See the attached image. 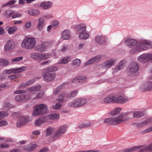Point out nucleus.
<instances>
[{"instance_id":"f257e3e1","label":"nucleus","mask_w":152,"mask_h":152,"mask_svg":"<svg viewBox=\"0 0 152 152\" xmlns=\"http://www.w3.org/2000/svg\"><path fill=\"white\" fill-rule=\"evenodd\" d=\"M132 114L131 112L122 113L119 115L105 119L104 123L116 125L121 124L128 121L132 117Z\"/></svg>"},{"instance_id":"f03ea898","label":"nucleus","mask_w":152,"mask_h":152,"mask_svg":"<svg viewBox=\"0 0 152 152\" xmlns=\"http://www.w3.org/2000/svg\"><path fill=\"white\" fill-rule=\"evenodd\" d=\"M128 100V98L124 97V94L117 95L110 94L104 99L103 102L109 103L112 102L123 104L127 102Z\"/></svg>"},{"instance_id":"7ed1b4c3","label":"nucleus","mask_w":152,"mask_h":152,"mask_svg":"<svg viewBox=\"0 0 152 152\" xmlns=\"http://www.w3.org/2000/svg\"><path fill=\"white\" fill-rule=\"evenodd\" d=\"M151 48L152 44L151 42L147 40H143L141 42L138 46L132 49L130 52L132 53H134L146 50Z\"/></svg>"},{"instance_id":"20e7f679","label":"nucleus","mask_w":152,"mask_h":152,"mask_svg":"<svg viewBox=\"0 0 152 152\" xmlns=\"http://www.w3.org/2000/svg\"><path fill=\"white\" fill-rule=\"evenodd\" d=\"M41 88L40 85L36 86L27 88V91L29 92L30 94V99H37L39 98H42L44 95V92L43 91H41L36 94H35L36 93V91H39Z\"/></svg>"},{"instance_id":"39448f33","label":"nucleus","mask_w":152,"mask_h":152,"mask_svg":"<svg viewBox=\"0 0 152 152\" xmlns=\"http://www.w3.org/2000/svg\"><path fill=\"white\" fill-rule=\"evenodd\" d=\"M36 43V40L34 37L25 38L22 42L21 46L24 48L30 50L34 47Z\"/></svg>"},{"instance_id":"423d86ee","label":"nucleus","mask_w":152,"mask_h":152,"mask_svg":"<svg viewBox=\"0 0 152 152\" xmlns=\"http://www.w3.org/2000/svg\"><path fill=\"white\" fill-rule=\"evenodd\" d=\"M77 94V91H74L70 93L66 94L65 92H63L60 94L57 99L58 101L62 103H64L67 100V99L75 96Z\"/></svg>"},{"instance_id":"0eeeda50","label":"nucleus","mask_w":152,"mask_h":152,"mask_svg":"<svg viewBox=\"0 0 152 152\" xmlns=\"http://www.w3.org/2000/svg\"><path fill=\"white\" fill-rule=\"evenodd\" d=\"M54 43L52 41L44 42L41 44L37 45L35 48V50L40 52H45Z\"/></svg>"},{"instance_id":"6e6552de","label":"nucleus","mask_w":152,"mask_h":152,"mask_svg":"<svg viewBox=\"0 0 152 152\" xmlns=\"http://www.w3.org/2000/svg\"><path fill=\"white\" fill-rule=\"evenodd\" d=\"M48 108V106L45 104H42L37 105L34 108L33 114L34 115H37L45 113Z\"/></svg>"},{"instance_id":"1a4fd4ad","label":"nucleus","mask_w":152,"mask_h":152,"mask_svg":"<svg viewBox=\"0 0 152 152\" xmlns=\"http://www.w3.org/2000/svg\"><path fill=\"white\" fill-rule=\"evenodd\" d=\"M66 128V125H63L58 128L56 131L51 136L52 141L53 142L59 139L65 132Z\"/></svg>"},{"instance_id":"9d476101","label":"nucleus","mask_w":152,"mask_h":152,"mask_svg":"<svg viewBox=\"0 0 152 152\" xmlns=\"http://www.w3.org/2000/svg\"><path fill=\"white\" fill-rule=\"evenodd\" d=\"M43 79L45 81L48 82L54 80L56 77V74L55 72H52L46 71L42 74Z\"/></svg>"},{"instance_id":"9b49d317","label":"nucleus","mask_w":152,"mask_h":152,"mask_svg":"<svg viewBox=\"0 0 152 152\" xmlns=\"http://www.w3.org/2000/svg\"><path fill=\"white\" fill-rule=\"evenodd\" d=\"M26 69V66H22L18 68H12L9 69H5L3 71L4 74H10L14 73L15 74L21 72L25 70Z\"/></svg>"},{"instance_id":"f8f14e48","label":"nucleus","mask_w":152,"mask_h":152,"mask_svg":"<svg viewBox=\"0 0 152 152\" xmlns=\"http://www.w3.org/2000/svg\"><path fill=\"white\" fill-rule=\"evenodd\" d=\"M31 120V118L28 116H22L19 118L17 123V126L18 127L25 125L27 122Z\"/></svg>"},{"instance_id":"ddd939ff","label":"nucleus","mask_w":152,"mask_h":152,"mask_svg":"<svg viewBox=\"0 0 152 152\" xmlns=\"http://www.w3.org/2000/svg\"><path fill=\"white\" fill-rule=\"evenodd\" d=\"M30 99V95L28 94L18 95L15 97V100L18 102H26Z\"/></svg>"},{"instance_id":"4468645a","label":"nucleus","mask_w":152,"mask_h":152,"mask_svg":"<svg viewBox=\"0 0 152 152\" xmlns=\"http://www.w3.org/2000/svg\"><path fill=\"white\" fill-rule=\"evenodd\" d=\"M137 60L140 61L144 62L150 61L152 63V54L149 53L142 54L138 57Z\"/></svg>"},{"instance_id":"2eb2a0df","label":"nucleus","mask_w":152,"mask_h":152,"mask_svg":"<svg viewBox=\"0 0 152 152\" xmlns=\"http://www.w3.org/2000/svg\"><path fill=\"white\" fill-rule=\"evenodd\" d=\"M139 67L137 63H134L130 65L129 67L130 72L133 75H136L139 70Z\"/></svg>"},{"instance_id":"dca6fc26","label":"nucleus","mask_w":152,"mask_h":152,"mask_svg":"<svg viewBox=\"0 0 152 152\" xmlns=\"http://www.w3.org/2000/svg\"><path fill=\"white\" fill-rule=\"evenodd\" d=\"M15 43L12 40H8L4 47V50L6 51L10 50L14 48Z\"/></svg>"},{"instance_id":"f3484780","label":"nucleus","mask_w":152,"mask_h":152,"mask_svg":"<svg viewBox=\"0 0 152 152\" xmlns=\"http://www.w3.org/2000/svg\"><path fill=\"white\" fill-rule=\"evenodd\" d=\"M142 88L143 91H152V81H148L146 83L142 86Z\"/></svg>"},{"instance_id":"a211bd4d","label":"nucleus","mask_w":152,"mask_h":152,"mask_svg":"<svg viewBox=\"0 0 152 152\" xmlns=\"http://www.w3.org/2000/svg\"><path fill=\"white\" fill-rule=\"evenodd\" d=\"M96 41L99 44H104L106 42L105 36L103 35H97L95 38Z\"/></svg>"},{"instance_id":"6ab92c4d","label":"nucleus","mask_w":152,"mask_h":152,"mask_svg":"<svg viewBox=\"0 0 152 152\" xmlns=\"http://www.w3.org/2000/svg\"><path fill=\"white\" fill-rule=\"evenodd\" d=\"M46 122H47V117H45V116H42L36 120L35 124L36 126H40L41 124Z\"/></svg>"},{"instance_id":"aec40b11","label":"nucleus","mask_w":152,"mask_h":152,"mask_svg":"<svg viewBox=\"0 0 152 152\" xmlns=\"http://www.w3.org/2000/svg\"><path fill=\"white\" fill-rule=\"evenodd\" d=\"M115 61V60L113 59H111L109 61H106L102 64V66L107 68H109L114 65Z\"/></svg>"},{"instance_id":"412c9836","label":"nucleus","mask_w":152,"mask_h":152,"mask_svg":"<svg viewBox=\"0 0 152 152\" xmlns=\"http://www.w3.org/2000/svg\"><path fill=\"white\" fill-rule=\"evenodd\" d=\"M61 38L63 39L67 40L71 38V33L69 30H66L62 33Z\"/></svg>"},{"instance_id":"4be33fe9","label":"nucleus","mask_w":152,"mask_h":152,"mask_svg":"<svg viewBox=\"0 0 152 152\" xmlns=\"http://www.w3.org/2000/svg\"><path fill=\"white\" fill-rule=\"evenodd\" d=\"M52 5V2L50 1L43 2L40 5V7L44 9L47 10L50 8Z\"/></svg>"},{"instance_id":"5701e85b","label":"nucleus","mask_w":152,"mask_h":152,"mask_svg":"<svg viewBox=\"0 0 152 152\" xmlns=\"http://www.w3.org/2000/svg\"><path fill=\"white\" fill-rule=\"evenodd\" d=\"M136 151H138V152H149V150L148 145L145 146H140L135 147Z\"/></svg>"},{"instance_id":"b1692460","label":"nucleus","mask_w":152,"mask_h":152,"mask_svg":"<svg viewBox=\"0 0 152 152\" xmlns=\"http://www.w3.org/2000/svg\"><path fill=\"white\" fill-rule=\"evenodd\" d=\"M126 45L129 48H131L132 46L135 45L137 43L136 40L131 39H129L125 40Z\"/></svg>"},{"instance_id":"393cba45","label":"nucleus","mask_w":152,"mask_h":152,"mask_svg":"<svg viewBox=\"0 0 152 152\" xmlns=\"http://www.w3.org/2000/svg\"><path fill=\"white\" fill-rule=\"evenodd\" d=\"M101 58V56L100 55H97L93 58L91 59H90L87 62L85 63V65H89L93 62H97L100 60Z\"/></svg>"},{"instance_id":"a878e982","label":"nucleus","mask_w":152,"mask_h":152,"mask_svg":"<svg viewBox=\"0 0 152 152\" xmlns=\"http://www.w3.org/2000/svg\"><path fill=\"white\" fill-rule=\"evenodd\" d=\"M77 31L81 35L83 32L86 30V25L84 24H81L77 26Z\"/></svg>"},{"instance_id":"bb28decb","label":"nucleus","mask_w":152,"mask_h":152,"mask_svg":"<svg viewBox=\"0 0 152 152\" xmlns=\"http://www.w3.org/2000/svg\"><path fill=\"white\" fill-rule=\"evenodd\" d=\"M125 60L121 61L118 64V65L116 66L114 69L113 73L115 72L122 69L124 66V64L126 62Z\"/></svg>"},{"instance_id":"cd10ccee","label":"nucleus","mask_w":152,"mask_h":152,"mask_svg":"<svg viewBox=\"0 0 152 152\" xmlns=\"http://www.w3.org/2000/svg\"><path fill=\"white\" fill-rule=\"evenodd\" d=\"M18 29V28L16 26L11 27L7 26L6 28V30L7 31L8 33L11 34L15 32Z\"/></svg>"},{"instance_id":"c85d7f7f","label":"nucleus","mask_w":152,"mask_h":152,"mask_svg":"<svg viewBox=\"0 0 152 152\" xmlns=\"http://www.w3.org/2000/svg\"><path fill=\"white\" fill-rule=\"evenodd\" d=\"M39 22L37 26V28L38 30L41 31L42 29L43 26L44 19L42 18H39Z\"/></svg>"},{"instance_id":"c756f323","label":"nucleus","mask_w":152,"mask_h":152,"mask_svg":"<svg viewBox=\"0 0 152 152\" xmlns=\"http://www.w3.org/2000/svg\"><path fill=\"white\" fill-rule=\"evenodd\" d=\"M36 144H30L25 147V149L28 151H31L34 150L37 147Z\"/></svg>"},{"instance_id":"7c9ffc66","label":"nucleus","mask_w":152,"mask_h":152,"mask_svg":"<svg viewBox=\"0 0 152 152\" xmlns=\"http://www.w3.org/2000/svg\"><path fill=\"white\" fill-rule=\"evenodd\" d=\"M31 57L36 60H40V53H32L30 54Z\"/></svg>"},{"instance_id":"2f4dec72","label":"nucleus","mask_w":152,"mask_h":152,"mask_svg":"<svg viewBox=\"0 0 152 152\" xmlns=\"http://www.w3.org/2000/svg\"><path fill=\"white\" fill-rule=\"evenodd\" d=\"M45 117H47V121L48 122L49 119L54 120L57 119L59 118V116L57 114H51L48 116H45Z\"/></svg>"},{"instance_id":"473e14b6","label":"nucleus","mask_w":152,"mask_h":152,"mask_svg":"<svg viewBox=\"0 0 152 152\" xmlns=\"http://www.w3.org/2000/svg\"><path fill=\"white\" fill-rule=\"evenodd\" d=\"M85 79V77L79 76L73 79L72 81V83L83 82L86 80Z\"/></svg>"},{"instance_id":"72a5a7b5","label":"nucleus","mask_w":152,"mask_h":152,"mask_svg":"<svg viewBox=\"0 0 152 152\" xmlns=\"http://www.w3.org/2000/svg\"><path fill=\"white\" fill-rule=\"evenodd\" d=\"M68 105L69 106L72 107H79V102L77 101V99H75L72 102H69L68 104Z\"/></svg>"},{"instance_id":"f704fd0d","label":"nucleus","mask_w":152,"mask_h":152,"mask_svg":"<svg viewBox=\"0 0 152 152\" xmlns=\"http://www.w3.org/2000/svg\"><path fill=\"white\" fill-rule=\"evenodd\" d=\"M51 56V55L50 53H46L44 54L40 53V60H45L50 58Z\"/></svg>"},{"instance_id":"c9c22d12","label":"nucleus","mask_w":152,"mask_h":152,"mask_svg":"<svg viewBox=\"0 0 152 152\" xmlns=\"http://www.w3.org/2000/svg\"><path fill=\"white\" fill-rule=\"evenodd\" d=\"M71 59V56L66 57L60 60L59 62V64H67L70 61Z\"/></svg>"},{"instance_id":"e433bc0d","label":"nucleus","mask_w":152,"mask_h":152,"mask_svg":"<svg viewBox=\"0 0 152 152\" xmlns=\"http://www.w3.org/2000/svg\"><path fill=\"white\" fill-rule=\"evenodd\" d=\"M145 114V112L140 111H136L133 113V117L135 118L141 117L144 115Z\"/></svg>"},{"instance_id":"4c0bfd02","label":"nucleus","mask_w":152,"mask_h":152,"mask_svg":"<svg viewBox=\"0 0 152 152\" xmlns=\"http://www.w3.org/2000/svg\"><path fill=\"white\" fill-rule=\"evenodd\" d=\"M89 37V34L88 33L86 32V31H85L83 32L80 35V33L79 34V37L80 39H87Z\"/></svg>"},{"instance_id":"58836bf2","label":"nucleus","mask_w":152,"mask_h":152,"mask_svg":"<svg viewBox=\"0 0 152 152\" xmlns=\"http://www.w3.org/2000/svg\"><path fill=\"white\" fill-rule=\"evenodd\" d=\"M28 13L32 16H35L39 14V11L38 10L31 9L28 10Z\"/></svg>"},{"instance_id":"ea45409f","label":"nucleus","mask_w":152,"mask_h":152,"mask_svg":"<svg viewBox=\"0 0 152 152\" xmlns=\"http://www.w3.org/2000/svg\"><path fill=\"white\" fill-rule=\"evenodd\" d=\"M35 81V79H32L29 80L27 82L23 83L20 85L21 87H25L33 84Z\"/></svg>"},{"instance_id":"a19ab883","label":"nucleus","mask_w":152,"mask_h":152,"mask_svg":"<svg viewBox=\"0 0 152 152\" xmlns=\"http://www.w3.org/2000/svg\"><path fill=\"white\" fill-rule=\"evenodd\" d=\"M45 69V71H47L55 72L58 69V68L56 66H52L50 67H48L46 68Z\"/></svg>"},{"instance_id":"79ce46f5","label":"nucleus","mask_w":152,"mask_h":152,"mask_svg":"<svg viewBox=\"0 0 152 152\" xmlns=\"http://www.w3.org/2000/svg\"><path fill=\"white\" fill-rule=\"evenodd\" d=\"M77 99L79 102V107L84 105L86 103V100L84 98H79Z\"/></svg>"},{"instance_id":"37998d69","label":"nucleus","mask_w":152,"mask_h":152,"mask_svg":"<svg viewBox=\"0 0 152 152\" xmlns=\"http://www.w3.org/2000/svg\"><path fill=\"white\" fill-rule=\"evenodd\" d=\"M54 132V129L53 127H49L46 129V136L48 137L50 135Z\"/></svg>"},{"instance_id":"c03bdc74","label":"nucleus","mask_w":152,"mask_h":152,"mask_svg":"<svg viewBox=\"0 0 152 152\" xmlns=\"http://www.w3.org/2000/svg\"><path fill=\"white\" fill-rule=\"evenodd\" d=\"M81 61L78 59H75L72 62V64L76 67L80 66V64Z\"/></svg>"},{"instance_id":"a18cd8bd","label":"nucleus","mask_w":152,"mask_h":152,"mask_svg":"<svg viewBox=\"0 0 152 152\" xmlns=\"http://www.w3.org/2000/svg\"><path fill=\"white\" fill-rule=\"evenodd\" d=\"M121 110V109L120 108H118L111 112L110 114L112 115H115L119 114Z\"/></svg>"},{"instance_id":"49530a36","label":"nucleus","mask_w":152,"mask_h":152,"mask_svg":"<svg viewBox=\"0 0 152 152\" xmlns=\"http://www.w3.org/2000/svg\"><path fill=\"white\" fill-rule=\"evenodd\" d=\"M9 63V61L7 60L4 59H0V64L2 66H6L8 65Z\"/></svg>"},{"instance_id":"de8ad7c7","label":"nucleus","mask_w":152,"mask_h":152,"mask_svg":"<svg viewBox=\"0 0 152 152\" xmlns=\"http://www.w3.org/2000/svg\"><path fill=\"white\" fill-rule=\"evenodd\" d=\"M14 12L12 10H6L4 13L5 15H7L8 18L10 17L11 15L13 14Z\"/></svg>"},{"instance_id":"09e8293b","label":"nucleus","mask_w":152,"mask_h":152,"mask_svg":"<svg viewBox=\"0 0 152 152\" xmlns=\"http://www.w3.org/2000/svg\"><path fill=\"white\" fill-rule=\"evenodd\" d=\"M23 58V56L18 57L12 59L11 62L13 64L19 61L22 60Z\"/></svg>"},{"instance_id":"8fccbe9b","label":"nucleus","mask_w":152,"mask_h":152,"mask_svg":"<svg viewBox=\"0 0 152 152\" xmlns=\"http://www.w3.org/2000/svg\"><path fill=\"white\" fill-rule=\"evenodd\" d=\"M150 121H151L152 122V118L150 119H148L145 121L141 122L140 124L143 126L147 125Z\"/></svg>"},{"instance_id":"3c124183","label":"nucleus","mask_w":152,"mask_h":152,"mask_svg":"<svg viewBox=\"0 0 152 152\" xmlns=\"http://www.w3.org/2000/svg\"><path fill=\"white\" fill-rule=\"evenodd\" d=\"M8 113L4 111L0 112V120L3 118L4 117L7 116Z\"/></svg>"},{"instance_id":"603ef678","label":"nucleus","mask_w":152,"mask_h":152,"mask_svg":"<svg viewBox=\"0 0 152 152\" xmlns=\"http://www.w3.org/2000/svg\"><path fill=\"white\" fill-rule=\"evenodd\" d=\"M136 148L135 147H132L129 148H128L125 150H123L121 152H132L133 151H136Z\"/></svg>"},{"instance_id":"864d4df0","label":"nucleus","mask_w":152,"mask_h":152,"mask_svg":"<svg viewBox=\"0 0 152 152\" xmlns=\"http://www.w3.org/2000/svg\"><path fill=\"white\" fill-rule=\"evenodd\" d=\"M20 76V75H13L8 76V78L11 80H13Z\"/></svg>"},{"instance_id":"5fc2aeb1","label":"nucleus","mask_w":152,"mask_h":152,"mask_svg":"<svg viewBox=\"0 0 152 152\" xmlns=\"http://www.w3.org/2000/svg\"><path fill=\"white\" fill-rule=\"evenodd\" d=\"M90 126L91 124L90 122H89L87 124L83 123L80 125L79 126V128L81 129L89 127Z\"/></svg>"},{"instance_id":"6e6d98bb","label":"nucleus","mask_w":152,"mask_h":152,"mask_svg":"<svg viewBox=\"0 0 152 152\" xmlns=\"http://www.w3.org/2000/svg\"><path fill=\"white\" fill-rule=\"evenodd\" d=\"M58 25V22L57 20H55L52 22L51 26L53 29H56L57 28Z\"/></svg>"},{"instance_id":"4d7b16f0","label":"nucleus","mask_w":152,"mask_h":152,"mask_svg":"<svg viewBox=\"0 0 152 152\" xmlns=\"http://www.w3.org/2000/svg\"><path fill=\"white\" fill-rule=\"evenodd\" d=\"M63 85H60V86H58L56 89L55 91L54 92V94L55 95L59 93L60 92V91L61 90L62 87L63 86Z\"/></svg>"},{"instance_id":"13d9d810","label":"nucleus","mask_w":152,"mask_h":152,"mask_svg":"<svg viewBox=\"0 0 152 152\" xmlns=\"http://www.w3.org/2000/svg\"><path fill=\"white\" fill-rule=\"evenodd\" d=\"M152 132V126L142 131L141 132L143 134H145Z\"/></svg>"},{"instance_id":"bf43d9fd","label":"nucleus","mask_w":152,"mask_h":152,"mask_svg":"<svg viewBox=\"0 0 152 152\" xmlns=\"http://www.w3.org/2000/svg\"><path fill=\"white\" fill-rule=\"evenodd\" d=\"M62 107L60 103H56L55 105L53 106V108L54 109H60Z\"/></svg>"},{"instance_id":"052dcab7","label":"nucleus","mask_w":152,"mask_h":152,"mask_svg":"<svg viewBox=\"0 0 152 152\" xmlns=\"http://www.w3.org/2000/svg\"><path fill=\"white\" fill-rule=\"evenodd\" d=\"M26 90H17L15 91L14 93L15 94H19L22 93H26Z\"/></svg>"},{"instance_id":"680f3d73","label":"nucleus","mask_w":152,"mask_h":152,"mask_svg":"<svg viewBox=\"0 0 152 152\" xmlns=\"http://www.w3.org/2000/svg\"><path fill=\"white\" fill-rule=\"evenodd\" d=\"M31 26V21H28L26 22L25 27L26 28H29Z\"/></svg>"},{"instance_id":"e2e57ef3","label":"nucleus","mask_w":152,"mask_h":152,"mask_svg":"<svg viewBox=\"0 0 152 152\" xmlns=\"http://www.w3.org/2000/svg\"><path fill=\"white\" fill-rule=\"evenodd\" d=\"M22 16V15L18 13H15L12 16V17L13 18H15L17 17H20Z\"/></svg>"},{"instance_id":"0e129e2a","label":"nucleus","mask_w":152,"mask_h":152,"mask_svg":"<svg viewBox=\"0 0 152 152\" xmlns=\"http://www.w3.org/2000/svg\"><path fill=\"white\" fill-rule=\"evenodd\" d=\"M7 123L6 121L3 120L0 121V127L5 126L7 124Z\"/></svg>"},{"instance_id":"69168bd1","label":"nucleus","mask_w":152,"mask_h":152,"mask_svg":"<svg viewBox=\"0 0 152 152\" xmlns=\"http://www.w3.org/2000/svg\"><path fill=\"white\" fill-rule=\"evenodd\" d=\"M9 147V145L6 144H3L0 145V149L2 148H7Z\"/></svg>"},{"instance_id":"338daca9","label":"nucleus","mask_w":152,"mask_h":152,"mask_svg":"<svg viewBox=\"0 0 152 152\" xmlns=\"http://www.w3.org/2000/svg\"><path fill=\"white\" fill-rule=\"evenodd\" d=\"M4 108H10L12 107V105L10 103H4Z\"/></svg>"},{"instance_id":"774afa93","label":"nucleus","mask_w":152,"mask_h":152,"mask_svg":"<svg viewBox=\"0 0 152 152\" xmlns=\"http://www.w3.org/2000/svg\"><path fill=\"white\" fill-rule=\"evenodd\" d=\"M40 132L38 130L33 131L32 132V134L35 136H38L40 134Z\"/></svg>"}]
</instances>
